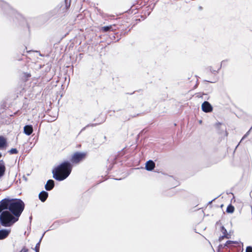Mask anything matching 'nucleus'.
Listing matches in <instances>:
<instances>
[{"label": "nucleus", "mask_w": 252, "mask_h": 252, "mask_svg": "<svg viewBox=\"0 0 252 252\" xmlns=\"http://www.w3.org/2000/svg\"><path fill=\"white\" fill-rule=\"evenodd\" d=\"M226 136H227V133L226 132Z\"/></svg>", "instance_id": "nucleus-30"}, {"label": "nucleus", "mask_w": 252, "mask_h": 252, "mask_svg": "<svg viewBox=\"0 0 252 252\" xmlns=\"http://www.w3.org/2000/svg\"><path fill=\"white\" fill-rule=\"evenodd\" d=\"M72 167V165L69 161L61 163L53 170V178L59 181L64 180L70 174Z\"/></svg>", "instance_id": "nucleus-2"}, {"label": "nucleus", "mask_w": 252, "mask_h": 252, "mask_svg": "<svg viewBox=\"0 0 252 252\" xmlns=\"http://www.w3.org/2000/svg\"><path fill=\"white\" fill-rule=\"evenodd\" d=\"M233 241L228 240L224 244V247H229L230 245L232 244Z\"/></svg>", "instance_id": "nucleus-18"}, {"label": "nucleus", "mask_w": 252, "mask_h": 252, "mask_svg": "<svg viewBox=\"0 0 252 252\" xmlns=\"http://www.w3.org/2000/svg\"><path fill=\"white\" fill-rule=\"evenodd\" d=\"M48 196V193L45 191H42L38 195L39 199L42 201L44 202Z\"/></svg>", "instance_id": "nucleus-11"}, {"label": "nucleus", "mask_w": 252, "mask_h": 252, "mask_svg": "<svg viewBox=\"0 0 252 252\" xmlns=\"http://www.w3.org/2000/svg\"><path fill=\"white\" fill-rule=\"evenodd\" d=\"M19 218L13 215L9 211H4L0 215L1 224L5 227H9L18 220Z\"/></svg>", "instance_id": "nucleus-3"}, {"label": "nucleus", "mask_w": 252, "mask_h": 252, "mask_svg": "<svg viewBox=\"0 0 252 252\" xmlns=\"http://www.w3.org/2000/svg\"><path fill=\"white\" fill-rule=\"evenodd\" d=\"M238 242L237 241H233L232 244H238Z\"/></svg>", "instance_id": "nucleus-22"}, {"label": "nucleus", "mask_w": 252, "mask_h": 252, "mask_svg": "<svg viewBox=\"0 0 252 252\" xmlns=\"http://www.w3.org/2000/svg\"><path fill=\"white\" fill-rule=\"evenodd\" d=\"M155 167V162L151 160L148 161L145 165V168L148 171H152Z\"/></svg>", "instance_id": "nucleus-7"}, {"label": "nucleus", "mask_w": 252, "mask_h": 252, "mask_svg": "<svg viewBox=\"0 0 252 252\" xmlns=\"http://www.w3.org/2000/svg\"><path fill=\"white\" fill-rule=\"evenodd\" d=\"M85 155L84 153L76 152L72 155L71 161L72 163H78L85 158Z\"/></svg>", "instance_id": "nucleus-4"}, {"label": "nucleus", "mask_w": 252, "mask_h": 252, "mask_svg": "<svg viewBox=\"0 0 252 252\" xmlns=\"http://www.w3.org/2000/svg\"><path fill=\"white\" fill-rule=\"evenodd\" d=\"M201 122H202V121H199V123H200V124H201Z\"/></svg>", "instance_id": "nucleus-29"}, {"label": "nucleus", "mask_w": 252, "mask_h": 252, "mask_svg": "<svg viewBox=\"0 0 252 252\" xmlns=\"http://www.w3.org/2000/svg\"><path fill=\"white\" fill-rule=\"evenodd\" d=\"M5 144V139L2 137H0V148L4 147Z\"/></svg>", "instance_id": "nucleus-14"}, {"label": "nucleus", "mask_w": 252, "mask_h": 252, "mask_svg": "<svg viewBox=\"0 0 252 252\" xmlns=\"http://www.w3.org/2000/svg\"><path fill=\"white\" fill-rule=\"evenodd\" d=\"M2 155L0 153V158L1 157Z\"/></svg>", "instance_id": "nucleus-25"}, {"label": "nucleus", "mask_w": 252, "mask_h": 252, "mask_svg": "<svg viewBox=\"0 0 252 252\" xmlns=\"http://www.w3.org/2000/svg\"><path fill=\"white\" fill-rule=\"evenodd\" d=\"M111 28H112V26H105V27H103L102 28V30L103 32H106L110 31Z\"/></svg>", "instance_id": "nucleus-15"}, {"label": "nucleus", "mask_w": 252, "mask_h": 252, "mask_svg": "<svg viewBox=\"0 0 252 252\" xmlns=\"http://www.w3.org/2000/svg\"><path fill=\"white\" fill-rule=\"evenodd\" d=\"M9 153L10 154H17L18 153V151L16 149H15V148H13V149H11L9 151Z\"/></svg>", "instance_id": "nucleus-17"}, {"label": "nucleus", "mask_w": 252, "mask_h": 252, "mask_svg": "<svg viewBox=\"0 0 252 252\" xmlns=\"http://www.w3.org/2000/svg\"><path fill=\"white\" fill-rule=\"evenodd\" d=\"M234 211V207L230 204L229 205L226 209V212L228 213H232Z\"/></svg>", "instance_id": "nucleus-13"}, {"label": "nucleus", "mask_w": 252, "mask_h": 252, "mask_svg": "<svg viewBox=\"0 0 252 252\" xmlns=\"http://www.w3.org/2000/svg\"><path fill=\"white\" fill-rule=\"evenodd\" d=\"M246 252H252V247L248 246L246 248Z\"/></svg>", "instance_id": "nucleus-21"}, {"label": "nucleus", "mask_w": 252, "mask_h": 252, "mask_svg": "<svg viewBox=\"0 0 252 252\" xmlns=\"http://www.w3.org/2000/svg\"><path fill=\"white\" fill-rule=\"evenodd\" d=\"M221 233L223 234L221 235V240L223 238L230 239L231 238L230 232L228 233L223 226H221Z\"/></svg>", "instance_id": "nucleus-10"}, {"label": "nucleus", "mask_w": 252, "mask_h": 252, "mask_svg": "<svg viewBox=\"0 0 252 252\" xmlns=\"http://www.w3.org/2000/svg\"><path fill=\"white\" fill-rule=\"evenodd\" d=\"M218 248H219L218 252H219V251H220V245H219V246H218Z\"/></svg>", "instance_id": "nucleus-23"}, {"label": "nucleus", "mask_w": 252, "mask_h": 252, "mask_svg": "<svg viewBox=\"0 0 252 252\" xmlns=\"http://www.w3.org/2000/svg\"><path fill=\"white\" fill-rule=\"evenodd\" d=\"M54 181L53 180H49L45 186V188L47 190H51L54 188Z\"/></svg>", "instance_id": "nucleus-9"}, {"label": "nucleus", "mask_w": 252, "mask_h": 252, "mask_svg": "<svg viewBox=\"0 0 252 252\" xmlns=\"http://www.w3.org/2000/svg\"><path fill=\"white\" fill-rule=\"evenodd\" d=\"M25 207L24 202L19 199L4 198L0 201V213L8 209L13 215L19 218Z\"/></svg>", "instance_id": "nucleus-1"}, {"label": "nucleus", "mask_w": 252, "mask_h": 252, "mask_svg": "<svg viewBox=\"0 0 252 252\" xmlns=\"http://www.w3.org/2000/svg\"><path fill=\"white\" fill-rule=\"evenodd\" d=\"M44 234H43V235H42V237L44 236ZM41 238H42V237H41Z\"/></svg>", "instance_id": "nucleus-26"}, {"label": "nucleus", "mask_w": 252, "mask_h": 252, "mask_svg": "<svg viewBox=\"0 0 252 252\" xmlns=\"http://www.w3.org/2000/svg\"><path fill=\"white\" fill-rule=\"evenodd\" d=\"M252 129V126L251 127L250 130L244 135L242 139H241V141L247 137V136L249 134V132H250V130Z\"/></svg>", "instance_id": "nucleus-20"}, {"label": "nucleus", "mask_w": 252, "mask_h": 252, "mask_svg": "<svg viewBox=\"0 0 252 252\" xmlns=\"http://www.w3.org/2000/svg\"><path fill=\"white\" fill-rule=\"evenodd\" d=\"M33 132V128L31 125H26L24 127V132L27 135H31Z\"/></svg>", "instance_id": "nucleus-8"}, {"label": "nucleus", "mask_w": 252, "mask_h": 252, "mask_svg": "<svg viewBox=\"0 0 252 252\" xmlns=\"http://www.w3.org/2000/svg\"><path fill=\"white\" fill-rule=\"evenodd\" d=\"M42 238H40L39 242L36 244L35 247V251L36 252H39V246H40V243L41 242Z\"/></svg>", "instance_id": "nucleus-16"}, {"label": "nucleus", "mask_w": 252, "mask_h": 252, "mask_svg": "<svg viewBox=\"0 0 252 252\" xmlns=\"http://www.w3.org/2000/svg\"><path fill=\"white\" fill-rule=\"evenodd\" d=\"M44 234H43V235H42V237L44 236ZM41 238H42V237H41Z\"/></svg>", "instance_id": "nucleus-27"}, {"label": "nucleus", "mask_w": 252, "mask_h": 252, "mask_svg": "<svg viewBox=\"0 0 252 252\" xmlns=\"http://www.w3.org/2000/svg\"><path fill=\"white\" fill-rule=\"evenodd\" d=\"M201 108L203 111L208 113L212 111V107L209 102L204 101L201 105Z\"/></svg>", "instance_id": "nucleus-5"}, {"label": "nucleus", "mask_w": 252, "mask_h": 252, "mask_svg": "<svg viewBox=\"0 0 252 252\" xmlns=\"http://www.w3.org/2000/svg\"><path fill=\"white\" fill-rule=\"evenodd\" d=\"M212 201H213V200H212L211 201H209V203H208V204H211V203L212 202Z\"/></svg>", "instance_id": "nucleus-24"}, {"label": "nucleus", "mask_w": 252, "mask_h": 252, "mask_svg": "<svg viewBox=\"0 0 252 252\" xmlns=\"http://www.w3.org/2000/svg\"><path fill=\"white\" fill-rule=\"evenodd\" d=\"M220 123H217L214 125V126L217 130L219 131L220 129Z\"/></svg>", "instance_id": "nucleus-19"}, {"label": "nucleus", "mask_w": 252, "mask_h": 252, "mask_svg": "<svg viewBox=\"0 0 252 252\" xmlns=\"http://www.w3.org/2000/svg\"><path fill=\"white\" fill-rule=\"evenodd\" d=\"M11 232L9 229H2L0 230V240H3L8 237Z\"/></svg>", "instance_id": "nucleus-6"}, {"label": "nucleus", "mask_w": 252, "mask_h": 252, "mask_svg": "<svg viewBox=\"0 0 252 252\" xmlns=\"http://www.w3.org/2000/svg\"><path fill=\"white\" fill-rule=\"evenodd\" d=\"M220 240V237L219 238V240Z\"/></svg>", "instance_id": "nucleus-28"}, {"label": "nucleus", "mask_w": 252, "mask_h": 252, "mask_svg": "<svg viewBox=\"0 0 252 252\" xmlns=\"http://www.w3.org/2000/svg\"><path fill=\"white\" fill-rule=\"evenodd\" d=\"M5 166L2 160L0 161V178L3 176L5 172Z\"/></svg>", "instance_id": "nucleus-12"}]
</instances>
